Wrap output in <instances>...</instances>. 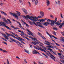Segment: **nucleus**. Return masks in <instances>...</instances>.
<instances>
[{
	"mask_svg": "<svg viewBox=\"0 0 64 64\" xmlns=\"http://www.w3.org/2000/svg\"><path fill=\"white\" fill-rule=\"evenodd\" d=\"M23 18H25V19H29L31 20H32V21H33L34 23V21H36V19H37V17L36 16H32V17L30 16H29L28 15H27L26 16H22Z\"/></svg>",
	"mask_w": 64,
	"mask_h": 64,
	"instance_id": "1",
	"label": "nucleus"
},
{
	"mask_svg": "<svg viewBox=\"0 0 64 64\" xmlns=\"http://www.w3.org/2000/svg\"><path fill=\"white\" fill-rule=\"evenodd\" d=\"M52 20H50L49 19H47V21L48 22H43L42 24L44 26H47L48 25L50 24V25L53 26V21Z\"/></svg>",
	"mask_w": 64,
	"mask_h": 64,
	"instance_id": "2",
	"label": "nucleus"
},
{
	"mask_svg": "<svg viewBox=\"0 0 64 64\" xmlns=\"http://www.w3.org/2000/svg\"><path fill=\"white\" fill-rule=\"evenodd\" d=\"M7 24H6L2 22H0V26H4V27H6L7 29H8V30H11V29L9 27L6 26Z\"/></svg>",
	"mask_w": 64,
	"mask_h": 64,
	"instance_id": "3",
	"label": "nucleus"
},
{
	"mask_svg": "<svg viewBox=\"0 0 64 64\" xmlns=\"http://www.w3.org/2000/svg\"><path fill=\"white\" fill-rule=\"evenodd\" d=\"M47 52H46V54L48 56H49V54L50 55V58H51L52 59V60H54V61H55V58L51 54V53H50V52H49V51H47Z\"/></svg>",
	"mask_w": 64,
	"mask_h": 64,
	"instance_id": "4",
	"label": "nucleus"
},
{
	"mask_svg": "<svg viewBox=\"0 0 64 64\" xmlns=\"http://www.w3.org/2000/svg\"><path fill=\"white\" fill-rule=\"evenodd\" d=\"M32 53L34 54H36L38 53L39 54H40V53L38 52H37V50H34L33 51H32Z\"/></svg>",
	"mask_w": 64,
	"mask_h": 64,
	"instance_id": "5",
	"label": "nucleus"
},
{
	"mask_svg": "<svg viewBox=\"0 0 64 64\" xmlns=\"http://www.w3.org/2000/svg\"><path fill=\"white\" fill-rule=\"evenodd\" d=\"M52 24L53 26L54 25V24L56 23V22L57 21V18H55V20H52Z\"/></svg>",
	"mask_w": 64,
	"mask_h": 64,
	"instance_id": "6",
	"label": "nucleus"
},
{
	"mask_svg": "<svg viewBox=\"0 0 64 64\" xmlns=\"http://www.w3.org/2000/svg\"><path fill=\"white\" fill-rule=\"evenodd\" d=\"M6 35H7V36H11L13 38V37L14 36H13V35H12V34H9L8 33H7L6 32Z\"/></svg>",
	"mask_w": 64,
	"mask_h": 64,
	"instance_id": "7",
	"label": "nucleus"
},
{
	"mask_svg": "<svg viewBox=\"0 0 64 64\" xmlns=\"http://www.w3.org/2000/svg\"><path fill=\"white\" fill-rule=\"evenodd\" d=\"M40 14L42 17H43V16H44V12L42 11H41L40 12Z\"/></svg>",
	"mask_w": 64,
	"mask_h": 64,
	"instance_id": "8",
	"label": "nucleus"
},
{
	"mask_svg": "<svg viewBox=\"0 0 64 64\" xmlns=\"http://www.w3.org/2000/svg\"><path fill=\"white\" fill-rule=\"evenodd\" d=\"M61 22H56V24L58 26H59L60 25H61Z\"/></svg>",
	"mask_w": 64,
	"mask_h": 64,
	"instance_id": "9",
	"label": "nucleus"
},
{
	"mask_svg": "<svg viewBox=\"0 0 64 64\" xmlns=\"http://www.w3.org/2000/svg\"><path fill=\"white\" fill-rule=\"evenodd\" d=\"M18 31L19 32H21V34H22V35H24V32L20 30H18Z\"/></svg>",
	"mask_w": 64,
	"mask_h": 64,
	"instance_id": "10",
	"label": "nucleus"
},
{
	"mask_svg": "<svg viewBox=\"0 0 64 64\" xmlns=\"http://www.w3.org/2000/svg\"><path fill=\"white\" fill-rule=\"evenodd\" d=\"M61 42H64V38L63 37H62L61 39L60 40Z\"/></svg>",
	"mask_w": 64,
	"mask_h": 64,
	"instance_id": "11",
	"label": "nucleus"
},
{
	"mask_svg": "<svg viewBox=\"0 0 64 64\" xmlns=\"http://www.w3.org/2000/svg\"><path fill=\"white\" fill-rule=\"evenodd\" d=\"M0 12H1V13H2V14H4V15L5 16H7V14H6L1 10H0Z\"/></svg>",
	"mask_w": 64,
	"mask_h": 64,
	"instance_id": "12",
	"label": "nucleus"
},
{
	"mask_svg": "<svg viewBox=\"0 0 64 64\" xmlns=\"http://www.w3.org/2000/svg\"><path fill=\"white\" fill-rule=\"evenodd\" d=\"M22 10L25 14H27V12L26 10L25 9H23Z\"/></svg>",
	"mask_w": 64,
	"mask_h": 64,
	"instance_id": "13",
	"label": "nucleus"
},
{
	"mask_svg": "<svg viewBox=\"0 0 64 64\" xmlns=\"http://www.w3.org/2000/svg\"><path fill=\"white\" fill-rule=\"evenodd\" d=\"M10 38V40H12V41H14V42H16H16H17V40H15L14 39L12 38Z\"/></svg>",
	"mask_w": 64,
	"mask_h": 64,
	"instance_id": "14",
	"label": "nucleus"
},
{
	"mask_svg": "<svg viewBox=\"0 0 64 64\" xmlns=\"http://www.w3.org/2000/svg\"><path fill=\"white\" fill-rule=\"evenodd\" d=\"M36 19V21H34V23L33 21H32L33 22V23H34V24H35V25H36V26H38V25H37L36 23H35V22H36V21H38V18H37V19Z\"/></svg>",
	"mask_w": 64,
	"mask_h": 64,
	"instance_id": "15",
	"label": "nucleus"
},
{
	"mask_svg": "<svg viewBox=\"0 0 64 64\" xmlns=\"http://www.w3.org/2000/svg\"><path fill=\"white\" fill-rule=\"evenodd\" d=\"M22 38H20V40H19V41H21V43H22V44H25V43H24V42L23 41H22Z\"/></svg>",
	"mask_w": 64,
	"mask_h": 64,
	"instance_id": "16",
	"label": "nucleus"
},
{
	"mask_svg": "<svg viewBox=\"0 0 64 64\" xmlns=\"http://www.w3.org/2000/svg\"><path fill=\"white\" fill-rule=\"evenodd\" d=\"M18 38H17L16 37H15L14 36L13 37V38H16V39H18V40H20V38L19 37H17Z\"/></svg>",
	"mask_w": 64,
	"mask_h": 64,
	"instance_id": "17",
	"label": "nucleus"
},
{
	"mask_svg": "<svg viewBox=\"0 0 64 64\" xmlns=\"http://www.w3.org/2000/svg\"><path fill=\"white\" fill-rule=\"evenodd\" d=\"M10 38V36H6L4 37V38L6 40H8L9 38Z\"/></svg>",
	"mask_w": 64,
	"mask_h": 64,
	"instance_id": "18",
	"label": "nucleus"
},
{
	"mask_svg": "<svg viewBox=\"0 0 64 64\" xmlns=\"http://www.w3.org/2000/svg\"><path fill=\"white\" fill-rule=\"evenodd\" d=\"M47 2L46 3L47 6H49L50 5V2L48 0H47Z\"/></svg>",
	"mask_w": 64,
	"mask_h": 64,
	"instance_id": "19",
	"label": "nucleus"
},
{
	"mask_svg": "<svg viewBox=\"0 0 64 64\" xmlns=\"http://www.w3.org/2000/svg\"><path fill=\"white\" fill-rule=\"evenodd\" d=\"M24 50L25 52H26V53H28V54H29V50H27L25 49H24Z\"/></svg>",
	"mask_w": 64,
	"mask_h": 64,
	"instance_id": "20",
	"label": "nucleus"
},
{
	"mask_svg": "<svg viewBox=\"0 0 64 64\" xmlns=\"http://www.w3.org/2000/svg\"><path fill=\"white\" fill-rule=\"evenodd\" d=\"M32 40L33 41H38V40H37V38H32Z\"/></svg>",
	"mask_w": 64,
	"mask_h": 64,
	"instance_id": "21",
	"label": "nucleus"
},
{
	"mask_svg": "<svg viewBox=\"0 0 64 64\" xmlns=\"http://www.w3.org/2000/svg\"><path fill=\"white\" fill-rule=\"evenodd\" d=\"M48 48H52V49H54V47H53V46L50 45H49Z\"/></svg>",
	"mask_w": 64,
	"mask_h": 64,
	"instance_id": "22",
	"label": "nucleus"
},
{
	"mask_svg": "<svg viewBox=\"0 0 64 64\" xmlns=\"http://www.w3.org/2000/svg\"><path fill=\"white\" fill-rule=\"evenodd\" d=\"M45 20L43 19H41L40 20V22H45Z\"/></svg>",
	"mask_w": 64,
	"mask_h": 64,
	"instance_id": "23",
	"label": "nucleus"
},
{
	"mask_svg": "<svg viewBox=\"0 0 64 64\" xmlns=\"http://www.w3.org/2000/svg\"><path fill=\"white\" fill-rule=\"evenodd\" d=\"M10 15H13V16H15V13L14 14L12 12H10Z\"/></svg>",
	"mask_w": 64,
	"mask_h": 64,
	"instance_id": "24",
	"label": "nucleus"
},
{
	"mask_svg": "<svg viewBox=\"0 0 64 64\" xmlns=\"http://www.w3.org/2000/svg\"><path fill=\"white\" fill-rule=\"evenodd\" d=\"M40 49V50H41V51H44V52H45L46 53H47V52H46V50H44V49H43L42 48Z\"/></svg>",
	"mask_w": 64,
	"mask_h": 64,
	"instance_id": "25",
	"label": "nucleus"
},
{
	"mask_svg": "<svg viewBox=\"0 0 64 64\" xmlns=\"http://www.w3.org/2000/svg\"><path fill=\"white\" fill-rule=\"evenodd\" d=\"M10 33H12V35H14V36H16V35H17V34H16L15 33H14L13 32H10Z\"/></svg>",
	"mask_w": 64,
	"mask_h": 64,
	"instance_id": "26",
	"label": "nucleus"
},
{
	"mask_svg": "<svg viewBox=\"0 0 64 64\" xmlns=\"http://www.w3.org/2000/svg\"><path fill=\"white\" fill-rule=\"evenodd\" d=\"M42 54H43V55H44V56H45L46 58H48V56H47L46 55V54H44L43 53H42Z\"/></svg>",
	"mask_w": 64,
	"mask_h": 64,
	"instance_id": "27",
	"label": "nucleus"
},
{
	"mask_svg": "<svg viewBox=\"0 0 64 64\" xmlns=\"http://www.w3.org/2000/svg\"><path fill=\"white\" fill-rule=\"evenodd\" d=\"M36 47H38V48L39 49V50H40V49H41V48L39 47V46H36Z\"/></svg>",
	"mask_w": 64,
	"mask_h": 64,
	"instance_id": "28",
	"label": "nucleus"
},
{
	"mask_svg": "<svg viewBox=\"0 0 64 64\" xmlns=\"http://www.w3.org/2000/svg\"><path fill=\"white\" fill-rule=\"evenodd\" d=\"M16 22H17L18 23V24H19L20 25V26H21V24L20 23V22H18L17 20H16Z\"/></svg>",
	"mask_w": 64,
	"mask_h": 64,
	"instance_id": "29",
	"label": "nucleus"
},
{
	"mask_svg": "<svg viewBox=\"0 0 64 64\" xmlns=\"http://www.w3.org/2000/svg\"><path fill=\"white\" fill-rule=\"evenodd\" d=\"M52 52L53 53V54H54V55H57V54H56V52L54 51H53Z\"/></svg>",
	"mask_w": 64,
	"mask_h": 64,
	"instance_id": "30",
	"label": "nucleus"
},
{
	"mask_svg": "<svg viewBox=\"0 0 64 64\" xmlns=\"http://www.w3.org/2000/svg\"><path fill=\"white\" fill-rule=\"evenodd\" d=\"M48 50H50V51H52H52H52V49L51 48H48Z\"/></svg>",
	"mask_w": 64,
	"mask_h": 64,
	"instance_id": "31",
	"label": "nucleus"
},
{
	"mask_svg": "<svg viewBox=\"0 0 64 64\" xmlns=\"http://www.w3.org/2000/svg\"><path fill=\"white\" fill-rule=\"evenodd\" d=\"M32 43L33 44H34V45H36V43L34 42H32Z\"/></svg>",
	"mask_w": 64,
	"mask_h": 64,
	"instance_id": "32",
	"label": "nucleus"
},
{
	"mask_svg": "<svg viewBox=\"0 0 64 64\" xmlns=\"http://www.w3.org/2000/svg\"><path fill=\"white\" fill-rule=\"evenodd\" d=\"M39 26L40 27H41V28H44V27L43 26H42L41 25H40Z\"/></svg>",
	"mask_w": 64,
	"mask_h": 64,
	"instance_id": "33",
	"label": "nucleus"
},
{
	"mask_svg": "<svg viewBox=\"0 0 64 64\" xmlns=\"http://www.w3.org/2000/svg\"><path fill=\"white\" fill-rule=\"evenodd\" d=\"M53 29L54 30H58V28H56V27L53 28Z\"/></svg>",
	"mask_w": 64,
	"mask_h": 64,
	"instance_id": "34",
	"label": "nucleus"
},
{
	"mask_svg": "<svg viewBox=\"0 0 64 64\" xmlns=\"http://www.w3.org/2000/svg\"><path fill=\"white\" fill-rule=\"evenodd\" d=\"M63 26V24H62L60 25L58 27L59 28H62V26Z\"/></svg>",
	"mask_w": 64,
	"mask_h": 64,
	"instance_id": "35",
	"label": "nucleus"
},
{
	"mask_svg": "<svg viewBox=\"0 0 64 64\" xmlns=\"http://www.w3.org/2000/svg\"><path fill=\"white\" fill-rule=\"evenodd\" d=\"M2 51L3 52H5L6 53L7 52V51L4 50H3Z\"/></svg>",
	"mask_w": 64,
	"mask_h": 64,
	"instance_id": "36",
	"label": "nucleus"
},
{
	"mask_svg": "<svg viewBox=\"0 0 64 64\" xmlns=\"http://www.w3.org/2000/svg\"><path fill=\"white\" fill-rule=\"evenodd\" d=\"M52 32L55 35H56V32H55L54 31H52Z\"/></svg>",
	"mask_w": 64,
	"mask_h": 64,
	"instance_id": "37",
	"label": "nucleus"
},
{
	"mask_svg": "<svg viewBox=\"0 0 64 64\" xmlns=\"http://www.w3.org/2000/svg\"><path fill=\"white\" fill-rule=\"evenodd\" d=\"M6 60H7V62L8 64H10V63H9V60H8V59H7Z\"/></svg>",
	"mask_w": 64,
	"mask_h": 64,
	"instance_id": "38",
	"label": "nucleus"
},
{
	"mask_svg": "<svg viewBox=\"0 0 64 64\" xmlns=\"http://www.w3.org/2000/svg\"><path fill=\"white\" fill-rule=\"evenodd\" d=\"M14 16H15V17H16V19H18V16H17V15H16V14H15L14 15Z\"/></svg>",
	"mask_w": 64,
	"mask_h": 64,
	"instance_id": "39",
	"label": "nucleus"
},
{
	"mask_svg": "<svg viewBox=\"0 0 64 64\" xmlns=\"http://www.w3.org/2000/svg\"><path fill=\"white\" fill-rule=\"evenodd\" d=\"M38 35H39V36H41L42 35V34L40 33V32H38Z\"/></svg>",
	"mask_w": 64,
	"mask_h": 64,
	"instance_id": "40",
	"label": "nucleus"
},
{
	"mask_svg": "<svg viewBox=\"0 0 64 64\" xmlns=\"http://www.w3.org/2000/svg\"><path fill=\"white\" fill-rule=\"evenodd\" d=\"M53 47H54V48H56V49H57L59 50V49L58 48L57 46H54Z\"/></svg>",
	"mask_w": 64,
	"mask_h": 64,
	"instance_id": "41",
	"label": "nucleus"
},
{
	"mask_svg": "<svg viewBox=\"0 0 64 64\" xmlns=\"http://www.w3.org/2000/svg\"><path fill=\"white\" fill-rule=\"evenodd\" d=\"M30 7H31V3L30 2H28Z\"/></svg>",
	"mask_w": 64,
	"mask_h": 64,
	"instance_id": "42",
	"label": "nucleus"
},
{
	"mask_svg": "<svg viewBox=\"0 0 64 64\" xmlns=\"http://www.w3.org/2000/svg\"><path fill=\"white\" fill-rule=\"evenodd\" d=\"M41 37H42V38H43V39H46V38L43 36H41Z\"/></svg>",
	"mask_w": 64,
	"mask_h": 64,
	"instance_id": "43",
	"label": "nucleus"
},
{
	"mask_svg": "<svg viewBox=\"0 0 64 64\" xmlns=\"http://www.w3.org/2000/svg\"><path fill=\"white\" fill-rule=\"evenodd\" d=\"M58 54L60 56H61V54L60 53H58Z\"/></svg>",
	"mask_w": 64,
	"mask_h": 64,
	"instance_id": "44",
	"label": "nucleus"
},
{
	"mask_svg": "<svg viewBox=\"0 0 64 64\" xmlns=\"http://www.w3.org/2000/svg\"><path fill=\"white\" fill-rule=\"evenodd\" d=\"M60 16L62 18H63V16H62V13H60Z\"/></svg>",
	"mask_w": 64,
	"mask_h": 64,
	"instance_id": "45",
	"label": "nucleus"
},
{
	"mask_svg": "<svg viewBox=\"0 0 64 64\" xmlns=\"http://www.w3.org/2000/svg\"><path fill=\"white\" fill-rule=\"evenodd\" d=\"M50 18H53V15L51 14L50 15Z\"/></svg>",
	"mask_w": 64,
	"mask_h": 64,
	"instance_id": "46",
	"label": "nucleus"
},
{
	"mask_svg": "<svg viewBox=\"0 0 64 64\" xmlns=\"http://www.w3.org/2000/svg\"><path fill=\"white\" fill-rule=\"evenodd\" d=\"M24 61L26 63H27V61H26V60L25 59H24Z\"/></svg>",
	"mask_w": 64,
	"mask_h": 64,
	"instance_id": "47",
	"label": "nucleus"
},
{
	"mask_svg": "<svg viewBox=\"0 0 64 64\" xmlns=\"http://www.w3.org/2000/svg\"><path fill=\"white\" fill-rule=\"evenodd\" d=\"M30 34H31V35H32V36H33V37H34V35H33V33H32L31 32V33H30Z\"/></svg>",
	"mask_w": 64,
	"mask_h": 64,
	"instance_id": "48",
	"label": "nucleus"
},
{
	"mask_svg": "<svg viewBox=\"0 0 64 64\" xmlns=\"http://www.w3.org/2000/svg\"><path fill=\"white\" fill-rule=\"evenodd\" d=\"M45 42L48 44H50V42H48V41L46 40V41H45Z\"/></svg>",
	"mask_w": 64,
	"mask_h": 64,
	"instance_id": "49",
	"label": "nucleus"
},
{
	"mask_svg": "<svg viewBox=\"0 0 64 64\" xmlns=\"http://www.w3.org/2000/svg\"><path fill=\"white\" fill-rule=\"evenodd\" d=\"M2 43L4 44H6V45H7V43L5 42H3Z\"/></svg>",
	"mask_w": 64,
	"mask_h": 64,
	"instance_id": "50",
	"label": "nucleus"
},
{
	"mask_svg": "<svg viewBox=\"0 0 64 64\" xmlns=\"http://www.w3.org/2000/svg\"><path fill=\"white\" fill-rule=\"evenodd\" d=\"M34 48L36 49H38V50H39V49L36 46H34Z\"/></svg>",
	"mask_w": 64,
	"mask_h": 64,
	"instance_id": "51",
	"label": "nucleus"
},
{
	"mask_svg": "<svg viewBox=\"0 0 64 64\" xmlns=\"http://www.w3.org/2000/svg\"><path fill=\"white\" fill-rule=\"evenodd\" d=\"M3 19L4 21H5V22H7V20H6V19L4 18H3Z\"/></svg>",
	"mask_w": 64,
	"mask_h": 64,
	"instance_id": "52",
	"label": "nucleus"
},
{
	"mask_svg": "<svg viewBox=\"0 0 64 64\" xmlns=\"http://www.w3.org/2000/svg\"><path fill=\"white\" fill-rule=\"evenodd\" d=\"M16 58H18V59H20V58L18 56H16Z\"/></svg>",
	"mask_w": 64,
	"mask_h": 64,
	"instance_id": "53",
	"label": "nucleus"
},
{
	"mask_svg": "<svg viewBox=\"0 0 64 64\" xmlns=\"http://www.w3.org/2000/svg\"><path fill=\"white\" fill-rule=\"evenodd\" d=\"M46 34H48V35H50V34H49V33L48 32H46Z\"/></svg>",
	"mask_w": 64,
	"mask_h": 64,
	"instance_id": "54",
	"label": "nucleus"
},
{
	"mask_svg": "<svg viewBox=\"0 0 64 64\" xmlns=\"http://www.w3.org/2000/svg\"><path fill=\"white\" fill-rule=\"evenodd\" d=\"M2 35H3V36H4V37H5V36H6V34H2Z\"/></svg>",
	"mask_w": 64,
	"mask_h": 64,
	"instance_id": "55",
	"label": "nucleus"
},
{
	"mask_svg": "<svg viewBox=\"0 0 64 64\" xmlns=\"http://www.w3.org/2000/svg\"><path fill=\"white\" fill-rule=\"evenodd\" d=\"M38 18H41L42 17L41 16H38Z\"/></svg>",
	"mask_w": 64,
	"mask_h": 64,
	"instance_id": "56",
	"label": "nucleus"
},
{
	"mask_svg": "<svg viewBox=\"0 0 64 64\" xmlns=\"http://www.w3.org/2000/svg\"><path fill=\"white\" fill-rule=\"evenodd\" d=\"M60 59H63V57H62V56H60Z\"/></svg>",
	"mask_w": 64,
	"mask_h": 64,
	"instance_id": "57",
	"label": "nucleus"
},
{
	"mask_svg": "<svg viewBox=\"0 0 64 64\" xmlns=\"http://www.w3.org/2000/svg\"><path fill=\"white\" fill-rule=\"evenodd\" d=\"M19 29V28H14V29H15V30H16V29Z\"/></svg>",
	"mask_w": 64,
	"mask_h": 64,
	"instance_id": "58",
	"label": "nucleus"
},
{
	"mask_svg": "<svg viewBox=\"0 0 64 64\" xmlns=\"http://www.w3.org/2000/svg\"><path fill=\"white\" fill-rule=\"evenodd\" d=\"M41 24L40 22H38V25H40Z\"/></svg>",
	"mask_w": 64,
	"mask_h": 64,
	"instance_id": "59",
	"label": "nucleus"
},
{
	"mask_svg": "<svg viewBox=\"0 0 64 64\" xmlns=\"http://www.w3.org/2000/svg\"><path fill=\"white\" fill-rule=\"evenodd\" d=\"M16 43H19V44H21V43H20V42L18 41H16Z\"/></svg>",
	"mask_w": 64,
	"mask_h": 64,
	"instance_id": "60",
	"label": "nucleus"
},
{
	"mask_svg": "<svg viewBox=\"0 0 64 64\" xmlns=\"http://www.w3.org/2000/svg\"><path fill=\"white\" fill-rule=\"evenodd\" d=\"M18 16H21V15L20 14H18Z\"/></svg>",
	"mask_w": 64,
	"mask_h": 64,
	"instance_id": "61",
	"label": "nucleus"
},
{
	"mask_svg": "<svg viewBox=\"0 0 64 64\" xmlns=\"http://www.w3.org/2000/svg\"><path fill=\"white\" fill-rule=\"evenodd\" d=\"M25 38L26 39L28 40H29V39H28V38L26 37H25Z\"/></svg>",
	"mask_w": 64,
	"mask_h": 64,
	"instance_id": "62",
	"label": "nucleus"
},
{
	"mask_svg": "<svg viewBox=\"0 0 64 64\" xmlns=\"http://www.w3.org/2000/svg\"><path fill=\"white\" fill-rule=\"evenodd\" d=\"M35 4L36 5H37V2H35Z\"/></svg>",
	"mask_w": 64,
	"mask_h": 64,
	"instance_id": "63",
	"label": "nucleus"
},
{
	"mask_svg": "<svg viewBox=\"0 0 64 64\" xmlns=\"http://www.w3.org/2000/svg\"><path fill=\"white\" fill-rule=\"evenodd\" d=\"M38 64H42V63L41 62H38Z\"/></svg>",
	"mask_w": 64,
	"mask_h": 64,
	"instance_id": "64",
	"label": "nucleus"
}]
</instances>
